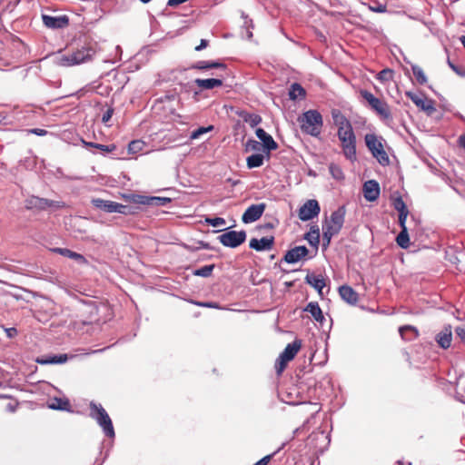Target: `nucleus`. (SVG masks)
Returning a JSON list of instances; mask_svg holds the SVG:
<instances>
[{
	"label": "nucleus",
	"instance_id": "obj_60",
	"mask_svg": "<svg viewBox=\"0 0 465 465\" xmlns=\"http://www.w3.org/2000/svg\"><path fill=\"white\" fill-rule=\"evenodd\" d=\"M226 181H227V183H231L232 186H236L237 184H239L241 183L240 180H233L232 178H228Z\"/></svg>",
	"mask_w": 465,
	"mask_h": 465
},
{
	"label": "nucleus",
	"instance_id": "obj_14",
	"mask_svg": "<svg viewBox=\"0 0 465 465\" xmlns=\"http://www.w3.org/2000/svg\"><path fill=\"white\" fill-rule=\"evenodd\" d=\"M44 25L48 28H64L69 25V19L66 15L51 16L47 15H43Z\"/></svg>",
	"mask_w": 465,
	"mask_h": 465
},
{
	"label": "nucleus",
	"instance_id": "obj_26",
	"mask_svg": "<svg viewBox=\"0 0 465 465\" xmlns=\"http://www.w3.org/2000/svg\"><path fill=\"white\" fill-rule=\"evenodd\" d=\"M289 97L292 101L297 99L302 100L306 97V91L300 84L293 83L289 89Z\"/></svg>",
	"mask_w": 465,
	"mask_h": 465
},
{
	"label": "nucleus",
	"instance_id": "obj_37",
	"mask_svg": "<svg viewBox=\"0 0 465 465\" xmlns=\"http://www.w3.org/2000/svg\"><path fill=\"white\" fill-rule=\"evenodd\" d=\"M145 143L142 140H134L128 144V153L135 154L142 152L145 147Z\"/></svg>",
	"mask_w": 465,
	"mask_h": 465
},
{
	"label": "nucleus",
	"instance_id": "obj_19",
	"mask_svg": "<svg viewBox=\"0 0 465 465\" xmlns=\"http://www.w3.org/2000/svg\"><path fill=\"white\" fill-rule=\"evenodd\" d=\"M331 114L333 124L338 128V131L345 130L347 127H352L351 122L339 109H332Z\"/></svg>",
	"mask_w": 465,
	"mask_h": 465
},
{
	"label": "nucleus",
	"instance_id": "obj_44",
	"mask_svg": "<svg viewBox=\"0 0 465 465\" xmlns=\"http://www.w3.org/2000/svg\"><path fill=\"white\" fill-rule=\"evenodd\" d=\"M289 361H290L286 360L285 358H282L281 355L278 357L275 362V370L278 375H281L282 373Z\"/></svg>",
	"mask_w": 465,
	"mask_h": 465
},
{
	"label": "nucleus",
	"instance_id": "obj_18",
	"mask_svg": "<svg viewBox=\"0 0 465 465\" xmlns=\"http://www.w3.org/2000/svg\"><path fill=\"white\" fill-rule=\"evenodd\" d=\"M452 331L450 325L445 326L436 336V341L442 349H448L451 345Z\"/></svg>",
	"mask_w": 465,
	"mask_h": 465
},
{
	"label": "nucleus",
	"instance_id": "obj_29",
	"mask_svg": "<svg viewBox=\"0 0 465 465\" xmlns=\"http://www.w3.org/2000/svg\"><path fill=\"white\" fill-rule=\"evenodd\" d=\"M305 282L316 289L320 294H322V291L325 286V282L322 277L314 274H308L305 277Z\"/></svg>",
	"mask_w": 465,
	"mask_h": 465
},
{
	"label": "nucleus",
	"instance_id": "obj_21",
	"mask_svg": "<svg viewBox=\"0 0 465 465\" xmlns=\"http://www.w3.org/2000/svg\"><path fill=\"white\" fill-rule=\"evenodd\" d=\"M52 252L54 253H58L62 256L68 257L72 260H74L79 263H82V264L87 263V260L85 259V257L84 255H82L78 252H73L67 248H58L57 247V248L52 249Z\"/></svg>",
	"mask_w": 465,
	"mask_h": 465
},
{
	"label": "nucleus",
	"instance_id": "obj_32",
	"mask_svg": "<svg viewBox=\"0 0 465 465\" xmlns=\"http://www.w3.org/2000/svg\"><path fill=\"white\" fill-rule=\"evenodd\" d=\"M264 156L260 153H254L247 157L246 163L249 169L260 167L263 164Z\"/></svg>",
	"mask_w": 465,
	"mask_h": 465
},
{
	"label": "nucleus",
	"instance_id": "obj_49",
	"mask_svg": "<svg viewBox=\"0 0 465 465\" xmlns=\"http://www.w3.org/2000/svg\"><path fill=\"white\" fill-rule=\"evenodd\" d=\"M369 9L374 13H385L387 11V5L384 4L374 3V5H370Z\"/></svg>",
	"mask_w": 465,
	"mask_h": 465
},
{
	"label": "nucleus",
	"instance_id": "obj_55",
	"mask_svg": "<svg viewBox=\"0 0 465 465\" xmlns=\"http://www.w3.org/2000/svg\"><path fill=\"white\" fill-rule=\"evenodd\" d=\"M455 332L458 337L462 341H465V325L457 327Z\"/></svg>",
	"mask_w": 465,
	"mask_h": 465
},
{
	"label": "nucleus",
	"instance_id": "obj_42",
	"mask_svg": "<svg viewBox=\"0 0 465 465\" xmlns=\"http://www.w3.org/2000/svg\"><path fill=\"white\" fill-rule=\"evenodd\" d=\"M394 72L391 69L386 68L381 70L378 75L377 79L380 80L382 83L389 82L392 80Z\"/></svg>",
	"mask_w": 465,
	"mask_h": 465
},
{
	"label": "nucleus",
	"instance_id": "obj_6",
	"mask_svg": "<svg viewBox=\"0 0 465 465\" xmlns=\"http://www.w3.org/2000/svg\"><path fill=\"white\" fill-rule=\"evenodd\" d=\"M345 214V206H340L336 211L332 212L330 218L325 221L322 229H326L332 232V233L338 234L343 226Z\"/></svg>",
	"mask_w": 465,
	"mask_h": 465
},
{
	"label": "nucleus",
	"instance_id": "obj_48",
	"mask_svg": "<svg viewBox=\"0 0 465 465\" xmlns=\"http://www.w3.org/2000/svg\"><path fill=\"white\" fill-rule=\"evenodd\" d=\"M261 147H262V144L253 139H250L246 143V151H255L256 152V151H260Z\"/></svg>",
	"mask_w": 465,
	"mask_h": 465
},
{
	"label": "nucleus",
	"instance_id": "obj_25",
	"mask_svg": "<svg viewBox=\"0 0 465 465\" xmlns=\"http://www.w3.org/2000/svg\"><path fill=\"white\" fill-rule=\"evenodd\" d=\"M195 84L201 89L209 90L214 87L222 86L223 81L221 79L216 78L196 79Z\"/></svg>",
	"mask_w": 465,
	"mask_h": 465
},
{
	"label": "nucleus",
	"instance_id": "obj_38",
	"mask_svg": "<svg viewBox=\"0 0 465 465\" xmlns=\"http://www.w3.org/2000/svg\"><path fill=\"white\" fill-rule=\"evenodd\" d=\"M0 398L6 399L8 401L3 407L5 411L13 413L17 410L19 401L16 399L5 395H2Z\"/></svg>",
	"mask_w": 465,
	"mask_h": 465
},
{
	"label": "nucleus",
	"instance_id": "obj_63",
	"mask_svg": "<svg viewBox=\"0 0 465 465\" xmlns=\"http://www.w3.org/2000/svg\"><path fill=\"white\" fill-rule=\"evenodd\" d=\"M449 64H450V67H451L455 72L459 73L458 68H457L453 64H451L450 61H449Z\"/></svg>",
	"mask_w": 465,
	"mask_h": 465
},
{
	"label": "nucleus",
	"instance_id": "obj_4",
	"mask_svg": "<svg viewBox=\"0 0 465 465\" xmlns=\"http://www.w3.org/2000/svg\"><path fill=\"white\" fill-rule=\"evenodd\" d=\"M337 135L341 141V146L344 156L353 162L356 160V136L353 128H346L342 131H337Z\"/></svg>",
	"mask_w": 465,
	"mask_h": 465
},
{
	"label": "nucleus",
	"instance_id": "obj_45",
	"mask_svg": "<svg viewBox=\"0 0 465 465\" xmlns=\"http://www.w3.org/2000/svg\"><path fill=\"white\" fill-rule=\"evenodd\" d=\"M213 129V125H209L207 127H200L192 132L190 138L191 139H198L203 134H206Z\"/></svg>",
	"mask_w": 465,
	"mask_h": 465
},
{
	"label": "nucleus",
	"instance_id": "obj_13",
	"mask_svg": "<svg viewBox=\"0 0 465 465\" xmlns=\"http://www.w3.org/2000/svg\"><path fill=\"white\" fill-rule=\"evenodd\" d=\"M380 185L375 180L367 181L363 184V195L367 201H376L380 196Z\"/></svg>",
	"mask_w": 465,
	"mask_h": 465
},
{
	"label": "nucleus",
	"instance_id": "obj_5",
	"mask_svg": "<svg viewBox=\"0 0 465 465\" xmlns=\"http://www.w3.org/2000/svg\"><path fill=\"white\" fill-rule=\"evenodd\" d=\"M365 143L372 156L375 157L381 165L385 166L390 163V158L376 134H367L365 135Z\"/></svg>",
	"mask_w": 465,
	"mask_h": 465
},
{
	"label": "nucleus",
	"instance_id": "obj_52",
	"mask_svg": "<svg viewBox=\"0 0 465 465\" xmlns=\"http://www.w3.org/2000/svg\"><path fill=\"white\" fill-rule=\"evenodd\" d=\"M273 454H269L259 460L255 464L253 465H268L270 461L272 459Z\"/></svg>",
	"mask_w": 465,
	"mask_h": 465
},
{
	"label": "nucleus",
	"instance_id": "obj_2",
	"mask_svg": "<svg viewBox=\"0 0 465 465\" xmlns=\"http://www.w3.org/2000/svg\"><path fill=\"white\" fill-rule=\"evenodd\" d=\"M360 94L364 100H366L371 109L376 113L381 120L384 122H390L392 120L391 110L387 102L377 98L368 90H361Z\"/></svg>",
	"mask_w": 465,
	"mask_h": 465
},
{
	"label": "nucleus",
	"instance_id": "obj_47",
	"mask_svg": "<svg viewBox=\"0 0 465 465\" xmlns=\"http://www.w3.org/2000/svg\"><path fill=\"white\" fill-rule=\"evenodd\" d=\"M205 223L213 227H218L225 224V220L221 217L206 218Z\"/></svg>",
	"mask_w": 465,
	"mask_h": 465
},
{
	"label": "nucleus",
	"instance_id": "obj_16",
	"mask_svg": "<svg viewBox=\"0 0 465 465\" xmlns=\"http://www.w3.org/2000/svg\"><path fill=\"white\" fill-rule=\"evenodd\" d=\"M274 244V237H262L258 240L256 238H252L250 240L249 246L251 249H253L257 252L272 250Z\"/></svg>",
	"mask_w": 465,
	"mask_h": 465
},
{
	"label": "nucleus",
	"instance_id": "obj_11",
	"mask_svg": "<svg viewBox=\"0 0 465 465\" xmlns=\"http://www.w3.org/2000/svg\"><path fill=\"white\" fill-rule=\"evenodd\" d=\"M28 208H36L38 210H46L48 208L61 209L64 207L63 202L52 201L38 196H32L28 201Z\"/></svg>",
	"mask_w": 465,
	"mask_h": 465
},
{
	"label": "nucleus",
	"instance_id": "obj_40",
	"mask_svg": "<svg viewBox=\"0 0 465 465\" xmlns=\"http://www.w3.org/2000/svg\"><path fill=\"white\" fill-rule=\"evenodd\" d=\"M329 171L334 179L338 181H341L344 179V173L339 165L335 163H331L329 165Z\"/></svg>",
	"mask_w": 465,
	"mask_h": 465
},
{
	"label": "nucleus",
	"instance_id": "obj_43",
	"mask_svg": "<svg viewBox=\"0 0 465 465\" xmlns=\"http://www.w3.org/2000/svg\"><path fill=\"white\" fill-rule=\"evenodd\" d=\"M213 269H214L213 264L205 265V266L201 267L200 269L196 270L194 272V274L197 276H202V277H209L212 274Z\"/></svg>",
	"mask_w": 465,
	"mask_h": 465
},
{
	"label": "nucleus",
	"instance_id": "obj_28",
	"mask_svg": "<svg viewBox=\"0 0 465 465\" xmlns=\"http://www.w3.org/2000/svg\"><path fill=\"white\" fill-rule=\"evenodd\" d=\"M67 354H59L50 357L38 358L36 362L42 365L64 363L67 361Z\"/></svg>",
	"mask_w": 465,
	"mask_h": 465
},
{
	"label": "nucleus",
	"instance_id": "obj_54",
	"mask_svg": "<svg viewBox=\"0 0 465 465\" xmlns=\"http://www.w3.org/2000/svg\"><path fill=\"white\" fill-rule=\"evenodd\" d=\"M113 114H114L113 108L107 109V111L104 114L103 118H102L103 123L106 124L107 122H109V120L113 116Z\"/></svg>",
	"mask_w": 465,
	"mask_h": 465
},
{
	"label": "nucleus",
	"instance_id": "obj_15",
	"mask_svg": "<svg viewBox=\"0 0 465 465\" xmlns=\"http://www.w3.org/2000/svg\"><path fill=\"white\" fill-rule=\"evenodd\" d=\"M255 134L257 137L262 142V145L267 151V155L269 157L270 152L278 148V143L273 140L272 135L267 134L262 128L256 129Z\"/></svg>",
	"mask_w": 465,
	"mask_h": 465
},
{
	"label": "nucleus",
	"instance_id": "obj_30",
	"mask_svg": "<svg viewBox=\"0 0 465 465\" xmlns=\"http://www.w3.org/2000/svg\"><path fill=\"white\" fill-rule=\"evenodd\" d=\"M193 68L198 70H207L213 68H219L223 70H226V64L220 62H211V61H199L193 66Z\"/></svg>",
	"mask_w": 465,
	"mask_h": 465
},
{
	"label": "nucleus",
	"instance_id": "obj_22",
	"mask_svg": "<svg viewBox=\"0 0 465 465\" xmlns=\"http://www.w3.org/2000/svg\"><path fill=\"white\" fill-rule=\"evenodd\" d=\"M302 347L301 340H295L292 343H288L283 351L280 354L282 358H285L288 361H292L294 359L298 351Z\"/></svg>",
	"mask_w": 465,
	"mask_h": 465
},
{
	"label": "nucleus",
	"instance_id": "obj_35",
	"mask_svg": "<svg viewBox=\"0 0 465 465\" xmlns=\"http://www.w3.org/2000/svg\"><path fill=\"white\" fill-rule=\"evenodd\" d=\"M71 407V404L68 400L66 399H61V398H54L50 404V408L54 410H60V411H69Z\"/></svg>",
	"mask_w": 465,
	"mask_h": 465
},
{
	"label": "nucleus",
	"instance_id": "obj_62",
	"mask_svg": "<svg viewBox=\"0 0 465 465\" xmlns=\"http://www.w3.org/2000/svg\"><path fill=\"white\" fill-rule=\"evenodd\" d=\"M83 142H84V145L87 146V147H94V145L97 144L95 143H91V142L90 143H87V142H84V141H83Z\"/></svg>",
	"mask_w": 465,
	"mask_h": 465
},
{
	"label": "nucleus",
	"instance_id": "obj_3",
	"mask_svg": "<svg viewBox=\"0 0 465 465\" xmlns=\"http://www.w3.org/2000/svg\"><path fill=\"white\" fill-rule=\"evenodd\" d=\"M89 408L90 417L96 420L107 437L114 438L115 433L113 422L104 407L101 404L91 401Z\"/></svg>",
	"mask_w": 465,
	"mask_h": 465
},
{
	"label": "nucleus",
	"instance_id": "obj_46",
	"mask_svg": "<svg viewBox=\"0 0 465 465\" xmlns=\"http://www.w3.org/2000/svg\"><path fill=\"white\" fill-rule=\"evenodd\" d=\"M323 230V232H322V246L323 248H327L330 243H331V238L336 235V233H332V232H330L326 229H322Z\"/></svg>",
	"mask_w": 465,
	"mask_h": 465
},
{
	"label": "nucleus",
	"instance_id": "obj_7",
	"mask_svg": "<svg viewBox=\"0 0 465 465\" xmlns=\"http://www.w3.org/2000/svg\"><path fill=\"white\" fill-rule=\"evenodd\" d=\"M91 58L90 50L83 47L69 54H64L60 58V64L63 66H72L88 61Z\"/></svg>",
	"mask_w": 465,
	"mask_h": 465
},
{
	"label": "nucleus",
	"instance_id": "obj_41",
	"mask_svg": "<svg viewBox=\"0 0 465 465\" xmlns=\"http://www.w3.org/2000/svg\"><path fill=\"white\" fill-rule=\"evenodd\" d=\"M392 205H393V208L399 213H401V212H402V213L409 212L408 207H407L406 203H404L401 196H398V197L394 198L392 201Z\"/></svg>",
	"mask_w": 465,
	"mask_h": 465
},
{
	"label": "nucleus",
	"instance_id": "obj_8",
	"mask_svg": "<svg viewBox=\"0 0 465 465\" xmlns=\"http://www.w3.org/2000/svg\"><path fill=\"white\" fill-rule=\"evenodd\" d=\"M220 242L230 248H236L243 243L246 240L245 231H229L218 237Z\"/></svg>",
	"mask_w": 465,
	"mask_h": 465
},
{
	"label": "nucleus",
	"instance_id": "obj_1",
	"mask_svg": "<svg viewBox=\"0 0 465 465\" xmlns=\"http://www.w3.org/2000/svg\"><path fill=\"white\" fill-rule=\"evenodd\" d=\"M302 133L318 136L323 125L322 116L317 110H309L298 117Z\"/></svg>",
	"mask_w": 465,
	"mask_h": 465
},
{
	"label": "nucleus",
	"instance_id": "obj_33",
	"mask_svg": "<svg viewBox=\"0 0 465 465\" xmlns=\"http://www.w3.org/2000/svg\"><path fill=\"white\" fill-rule=\"evenodd\" d=\"M305 239L310 244L317 246L320 242V230L318 226H312L310 232L306 233Z\"/></svg>",
	"mask_w": 465,
	"mask_h": 465
},
{
	"label": "nucleus",
	"instance_id": "obj_12",
	"mask_svg": "<svg viewBox=\"0 0 465 465\" xmlns=\"http://www.w3.org/2000/svg\"><path fill=\"white\" fill-rule=\"evenodd\" d=\"M266 209V203L252 204L249 206L242 216L244 223H251L259 220Z\"/></svg>",
	"mask_w": 465,
	"mask_h": 465
},
{
	"label": "nucleus",
	"instance_id": "obj_31",
	"mask_svg": "<svg viewBox=\"0 0 465 465\" xmlns=\"http://www.w3.org/2000/svg\"><path fill=\"white\" fill-rule=\"evenodd\" d=\"M239 115L245 123L249 124L251 127H255L262 122V117L256 114L241 112Z\"/></svg>",
	"mask_w": 465,
	"mask_h": 465
},
{
	"label": "nucleus",
	"instance_id": "obj_9",
	"mask_svg": "<svg viewBox=\"0 0 465 465\" xmlns=\"http://www.w3.org/2000/svg\"><path fill=\"white\" fill-rule=\"evenodd\" d=\"M92 203L96 208L101 209L106 213H118L122 214L128 213V207L116 202L96 198L92 200Z\"/></svg>",
	"mask_w": 465,
	"mask_h": 465
},
{
	"label": "nucleus",
	"instance_id": "obj_10",
	"mask_svg": "<svg viewBox=\"0 0 465 465\" xmlns=\"http://www.w3.org/2000/svg\"><path fill=\"white\" fill-rule=\"evenodd\" d=\"M321 208L317 200H308L298 211V216L302 221H309L320 213Z\"/></svg>",
	"mask_w": 465,
	"mask_h": 465
},
{
	"label": "nucleus",
	"instance_id": "obj_51",
	"mask_svg": "<svg viewBox=\"0 0 465 465\" xmlns=\"http://www.w3.org/2000/svg\"><path fill=\"white\" fill-rule=\"evenodd\" d=\"M408 215H409V212H404V213L401 212V213H399V224H400L401 230L403 228H407L406 220H407Z\"/></svg>",
	"mask_w": 465,
	"mask_h": 465
},
{
	"label": "nucleus",
	"instance_id": "obj_58",
	"mask_svg": "<svg viewBox=\"0 0 465 465\" xmlns=\"http://www.w3.org/2000/svg\"><path fill=\"white\" fill-rule=\"evenodd\" d=\"M6 333L8 337L12 338L17 334V331L15 328H9L6 329Z\"/></svg>",
	"mask_w": 465,
	"mask_h": 465
},
{
	"label": "nucleus",
	"instance_id": "obj_24",
	"mask_svg": "<svg viewBox=\"0 0 465 465\" xmlns=\"http://www.w3.org/2000/svg\"><path fill=\"white\" fill-rule=\"evenodd\" d=\"M399 332L401 338L405 341H412L418 338L419 336L418 329L412 325L401 326L399 329Z\"/></svg>",
	"mask_w": 465,
	"mask_h": 465
},
{
	"label": "nucleus",
	"instance_id": "obj_64",
	"mask_svg": "<svg viewBox=\"0 0 465 465\" xmlns=\"http://www.w3.org/2000/svg\"><path fill=\"white\" fill-rule=\"evenodd\" d=\"M463 47L465 48V35H462L460 38Z\"/></svg>",
	"mask_w": 465,
	"mask_h": 465
},
{
	"label": "nucleus",
	"instance_id": "obj_23",
	"mask_svg": "<svg viewBox=\"0 0 465 465\" xmlns=\"http://www.w3.org/2000/svg\"><path fill=\"white\" fill-rule=\"evenodd\" d=\"M304 311L311 313L312 318L322 323L324 322V316L322 313V309L320 308L317 302H311L307 304V306L304 308Z\"/></svg>",
	"mask_w": 465,
	"mask_h": 465
},
{
	"label": "nucleus",
	"instance_id": "obj_39",
	"mask_svg": "<svg viewBox=\"0 0 465 465\" xmlns=\"http://www.w3.org/2000/svg\"><path fill=\"white\" fill-rule=\"evenodd\" d=\"M411 70H412L413 75L415 76L416 81L420 84H425L427 83V77H426L425 73L421 67H420L419 65L413 64L411 66Z\"/></svg>",
	"mask_w": 465,
	"mask_h": 465
},
{
	"label": "nucleus",
	"instance_id": "obj_50",
	"mask_svg": "<svg viewBox=\"0 0 465 465\" xmlns=\"http://www.w3.org/2000/svg\"><path fill=\"white\" fill-rule=\"evenodd\" d=\"M94 148L99 149L103 153H113L114 151H115L116 146H115V144L105 145V144L97 143L96 145H94Z\"/></svg>",
	"mask_w": 465,
	"mask_h": 465
},
{
	"label": "nucleus",
	"instance_id": "obj_27",
	"mask_svg": "<svg viewBox=\"0 0 465 465\" xmlns=\"http://www.w3.org/2000/svg\"><path fill=\"white\" fill-rule=\"evenodd\" d=\"M405 95L410 98L416 106L422 110H429L432 108L430 104H428L427 100L421 95L416 94L411 91L406 92Z\"/></svg>",
	"mask_w": 465,
	"mask_h": 465
},
{
	"label": "nucleus",
	"instance_id": "obj_17",
	"mask_svg": "<svg viewBox=\"0 0 465 465\" xmlns=\"http://www.w3.org/2000/svg\"><path fill=\"white\" fill-rule=\"evenodd\" d=\"M309 251L305 246H296L289 250L284 255V261L288 263H294L308 254Z\"/></svg>",
	"mask_w": 465,
	"mask_h": 465
},
{
	"label": "nucleus",
	"instance_id": "obj_20",
	"mask_svg": "<svg viewBox=\"0 0 465 465\" xmlns=\"http://www.w3.org/2000/svg\"><path fill=\"white\" fill-rule=\"evenodd\" d=\"M339 293L342 300L351 305H355L359 301L358 293L349 285L341 286Z\"/></svg>",
	"mask_w": 465,
	"mask_h": 465
},
{
	"label": "nucleus",
	"instance_id": "obj_34",
	"mask_svg": "<svg viewBox=\"0 0 465 465\" xmlns=\"http://www.w3.org/2000/svg\"><path fill=\"white\" fill-rule=\"evenodd\" d=\"M397 244L402 249H407L410 246V237L407 228H403L396 237Z\"/></svg>",
	"mask_w": 465,
	"mask_h": 465
},
{
	"label": "nucleus",
	"instance_id": "obj_57",
	"mask_svg": "<svg viewBox=\"0 0 465 465\" xmlns=\"http://www.w3.org/2000/svg\"><path fill=\"white\" fill-rule=\"evenodd\" d=\"M209 45V42L205 39H202L200 42V45L195 46V51H202L203 49L206 48Z\"/></svg>",
	"mask_w": 465,
	"mask_h": 465
},
{
	"label": "nucleus",
	"instance_id": "obj_61",
	"mask_svg": "<svg viewBox=\"0 0 465 465\" xmlns=\"http://www.w3.org/2000/svg\"><path fill=\"white\" fill-rule=\"evenodd\" d=\"M147 198V196H139V200L137 201V203L143 204V202H146Z\"/></svg>",
	"mask_w": 465,
	"mask_h": 465
},
{
	"label": "nucleus",
	"instance_id": "obj_53",
	"mask_svg": "<svg viewBox=\"0 0 465 465\" xmlns=\"http://www.w3.org/2000/svg\"><path fill=\"white\" fill-rule=\"evenodd\" d=\"M194 304L200 307L206 308H219L218 304L215 302H193Z\"/></svg>",
	"mask_w": 465,
	"mask_h": 465
},
{
	"label": "nucleus",
	"instance_id": "obj_36",
	"mask_svg": "<svg viewBox=\"0 0 465 465\" xmlns=\"http://www.w3.org/2000/svg\"><path fill=\"white\" fill-rule=\"evenodd\" d=\"M171 202L170 198L167 197H157L153 196L146 199V202H143V204L152 206H164Z\"/></svg>",
	"mask_w": 465,
	"mask_h": 465
},
{
	"label": "nucleus",
	"instance_id": "obj_56",
	"mask_svg": "<svg viewBox=\"0 0 465 465\" xmlns=\"http://www.w3.org/2000/svg\"><path fill=\"white\" fill-rule=\"evenodd\" d=\"M28 133L34 134H36L39 136H44L47 134V131L45 129H40V128H34V129L28 130Z\"/></svg>",
	"mask_w": 465,
	"mask_h": 465
},
{
	"label": "nucleus",
	"instance_id": "obj_59",
	"mask_svg": "<svg viewBox=\"0 0 465 465\" xmlns=\"http://www.w3.org/2000/svg\"><path fill=\"white\" fill-rule=\"evenodd\" d=\"M458 143H459L460 147L465 149V134H461L459 137Z\"/></svg>",
	"mask_w": 465,
	"mask_h": 465
}]
</instances>
